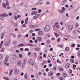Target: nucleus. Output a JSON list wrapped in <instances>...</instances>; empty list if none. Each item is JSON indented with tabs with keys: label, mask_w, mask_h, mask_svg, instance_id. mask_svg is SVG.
Masks as SVG:
<instances>
[{
	"label": "nucleus",
	"mask_w": 80,
	"mask_h": 80,
	"mask_svg": "<svg viewBox=\"0 0 80 80\" xmlns=\"http://www.w3.org/2000/svg\"><path fill=\"white\" fill-rule=\"evenodd\" d=\"M9 57L8 56H7L5 58V60L4 62V63L5 65L6 66H9V63H7L8 61V60Z\"/></svg>",
	"instance_id": "f257e3e1"
},
{
	"label": "nucleus",
	"mask_w": 80,
	"mask_h": 80,
	"mask_svg": "<svg viewBox=\"0 0 80 80\" xmlns=\"http://www.w3.org/2000/svg\"><path fill=\"white\" fill-rule=\"evenodd\" d=\"M49 30H50V27L48 25L46 26L44 28L45 32H49Z\"/></svg>",
	"instance_id": "f03ea898"
},
{
	"label": "nucleus",
	"mask_w": 80,
	"mask_h": 80,
	"mask_svg": "<svg viewBox=\"0 0 80 80\" xmlns=\"http://www.w3.org/2000/svg\"><path fill=\"white\" fill-rule=\"evenodd\" d=\"M29 63L32 65L34 66L35 65V61L32 59H30L29 61Z\"/></svg>",
	"instance_id": "7ed1b4c3"
},
{
	"label": "nucleus",
	"mask_w": 80,
	"mask_h": 80,
	"mask_svg": "<svg viewBox=\"0 0 80 80\" xmlns=\"http://www.w3.org/2000/svg\"><path fill=\"white\" fill-rule=\"evenodd\" d=\"M68 29L71 31L73 29V26L72 25H69L68 26Z\"/></svg>",
	"instance_id": "20e7f679"
},
{
	"label": "nucleus",
	"mask_w": 80,
	"mask_h": 80,
	"mask_svg": "<svg viewBox=\"0 0 80 80\" xmlns=\"http://www.w3.org/2000/svg\"><path fill=\"white\" fill-rule=\"evenodd\" d=\"M18 53H15L13 55V58L15 59H18Z\"/></svg>",
	"instance_id": "39448f33"
},
{
	"label": "nucleus",
	"mask_w": 80,
	"mask_h": 80,
	"mask_svg": "<svg viewBox=\"0 0 80 80\" xmlns=\"http://www.w3.org/2000/svg\"><path fill=\"white\" fill-rule=\"evenodd\" d=\"M17 65L18 67H21L22 63V61L21 60H19L17 63Z\"/></svg>",
	"instance_id": "423d86ee"
},
{
	"label": "nucleus",
	"mask_w": 80,
	"mask_h": 80,
	"mask_svg": "<svg viewBox=\"0 0 80 80\" xmlns=\"http://www.w3.org/2000/svg\"><path fill=\"white\" fill-rule=\"evenodd\" d=\"M48 60H50L52 61V60H53V56L52 55H49L48 57Z\"/></svg>",
	"instance_id": "0eeeda50"
},
{
	"label": "nucleus",
	"mask_w": 80,
	"mask_h": 80,
	"mask_svg": "<svg viewBox=\"0 0 80 80\" xmlns=\"http://www.w3.org/2000/svg\"><path fill=\"white\" fill-rule=\"evenodd\" d=\"M10 45V42L7 41L5 42V45L6 47H8Z\"/></svg>",
	"instance_id": "6e6552de"
},
{
	"label": "nucleus",
	"mask_w": 80,
	"mask_h": 80,
	"mask_svg": "<svg viewBox=\"0 0 80 80\" xmlns=\"http://www.w3.org/2000/svg\"><path fill=\"white\" fill-rule=\"evenodd\" d=\"M14 70H15V73L16 74H17L19 72V70L18 69H17L16 68H15L14 69Z\"/></svg>",
	"instance_id": "1a4fd4ad"
},
{
	"label": "nucleus",
	"mask_w": 80,
	"mask_h": 80,
	"mask_svg": "<svg viewBox=\"0 0 80 80\" xmlns=\"http://www.w3.org/2000/svg\"><path fill=\"white\" fill-rule=\"evenodd\" d=\"M12 45H14V46H16L17 45V42L16 41H13L12 42Z\"/></svg>",
	"instance_id": "9d476101"
},
{
	"label": "nucleus",
	"mask_w": 80,
	"mask_h": 80,
	"mask_svg": "<svg viewBox=\"0 0 80 80\" xmlns=\"http://www.w3.org/2000/svg\"><path fill=\"white\" fill-rule=\"evenodd\" d=\"M39 17H40V15L37 14L33 17V18H34V19H36V18H38Z\"/></svg>",
	"instance_id": "9b49d317"
},
{
	"label": "nucleus",
	"mask_w": 80,
	"mask_h": 80,
	"mask_svg": "<svg viewBox=\"0 0 80 80\" xmlns=\"http://www.w3.org/2000/svg\"><path fill=\"white\" fill-rule=\"evenodd\" d=\"M70 64L68 63L65 66V68H68L70 67Z\"/></svg>",
	"instance_id": "f8f14e48"
},
{
	"label": "nucleus",
	"mask_w": 80,
	"mask_h": 80,
	"mask_svg": "<svg viewBox=\"0 0 80 80\" xmlns=\"http://www.w3.org/2000/svg\"><path fill=\"white\" fill-rule=\"evenodd\" d=\"M53 75V73H52V72H49V73L48 74V76H49V77H50L51 76H52Z\"/></svg>",
	"instance_id": "ddd939ff"
},
{
	"label": "nucleus",
	"mask_w": 80,
	"mask_h": 80,
	"mask_svg": "<svg viewBox=\"0 0 80 80\" xmlns=\"http://www.w3.org/2000/svg\"><path fill=\"white\" fill-rule=\"evenodd\" d=\"M13 69H11L9 72V75L10 76H12V72H13Z\"/></svg>",
	"instance_id": "4468645a"
},
{
	"label": "nucleus",
	"mask_w": 80,
	"mask_h": 80,
	"mask_svg": "<svg viewBox=\"0 0 80 80\" xmlns=\"http://www.w3.org/2000/svg\"><path fill=\"white\" fill-rule=\"evenodd\" d=\"M38 33L39 35H40L41 36H42V35H43V32H42V31H39Z\"/></svg>",
	"instance_id": "2eb2a0df"
},
{
	"label": "nucleus",
	"mask_w": 80,
	"mask_h": 80,
	"mask_svg": "<svg viewBox=\"0 0 80 80\" xmlns=\"http://www.w3.org/2000/svg\"><path fill=\"white\" fill-rule=\"evenodd\" d=\"M5 32H3L2 34V36L1 37V39H3V37H4V35H5Z\"/></svg>",
	"instance_id": "dca6fc26"
},
{
	"label": "nucleus",
	"mask_w": 80,
	"mask_h": 80,
	"mask_svg": "<svg viewBox=\"0 0 80 80\" xmlns=\"http://www.w3.org/2000/svg\"><path fill=\"white\" fill-rule=\"evenodd\" d=\"M27 62V59L26 58H24V62H23V63L25 64V63Z\"/></svg>",
	"instance_id": "f3484780"
},
{
	"label": "nucleus",
	"mask_w": 80,
	"mask_h": 80,
	"mask_svg": "<svg viewBox=\"0 0 80 80\" xmlns=\"http://www.w3.org/2000/svg\"><path fill=\"white\" fill-rule=\"evenodd\" d=\"M28 18H27L25 21V24H27L28 23Z\"/></svg>",
	"instance_id": "a211bd4d"
},
{
	"label": "nucleus",
	"mask_w": 80,
	"mask_h": 80,
	"mask_svg": "<svg viewBox=\"0 0 80 80\" xmlns=\"http://www.w3.org/2000/svg\"><path fill=\"white\" fill-rule=\"evenodd\" d=\"M59 12L60 13H63L64 12V11L61 9H59Z\"/></svg>",
	"instance_id": "6ab92c4d"
},
{
	"label": "nucleus",
	"mask_w": 80,
	"mask_h": 80,
	"mask_svg": "<svg viewBox=\"0 0 80 80\" xmlns=\"http://www.w3.org/2000/svg\"><path fill=\"white\" fill-rule=\"evenodd\" d=\"M24 78L26 79H27V78H28V74H27V73H26L24 75Z\"/></svg>",
	"instance_id": "aec40b11"
},
{
	"label": "nucleus",
	"mask_w": 80,
	"mask_h": 80,
	"mask_svg": "<svg viewBox=\"0 0 80 80\" xmlns=\"http://www.w3.org/2000/svg\"><path fill=\"white\" fill-rule=\"evenodd\" d=\"M46 63H47V61H44L42 62V66L43 65H44Z\"/></svg>",
	"instance_id": "412c9836"
},
{
	"label": "nucleus",
	"mask_w": 80,
	"mask_h": 80,
	"mask_svg": "<svg viewBox=\"0 0 80 80\" xmlns=\"http://www.w3.org/2000/svg\"><path fill=\"white\" fill-rule=\"evenodd\" d=\"M3 58V56L2 54L0 55V60H2Z\"/></svg>",
	"instance_id": "4be33fe9"
},
{
	"label": "nucleus",
	"mask_w": 80,
	"mask_h": 80,
	"mask_svg": "<svg viewBox=\"0 0 80 80\" xmlns=\"http://www.w3.org/2000/svg\"><path fill=\"white\" fill-rule=\"evenodd\" d=\"M38 41L40 42H41L42 41V38L41 37H39L38 38Z\"/></svg>",
	"instance_id": "5701e85b"
},
{
	"label": "nucleus",
	"mask_w": 80,
	"mask_h": 80,
	"mask_svg": "<svg viewBox=\"0 0 80 80\" xmlns=\"http://www.w3.org/2000/svg\"><path fill=\"white\" fill-rule=\"evenodd\" d=\"M70 62L72 63H74V60H73V59L71 58L70 60Z\"/></svg>",
	"instance_id": "b1692460"
},
{
	"label": "nucleus",
	"mask_w": 80,
	"mask_h": 80,
	"mask_svg": "<svg viewBox=\"0 0 80 80\" xmlns=\"http://www.w3.org/2000/svg\"><path fill=\"white\" fill-rule=\"evenodd\" d=\"M3 41H2L1 42V44H0V48H2V44H3Z\"/></svg>",
	"instance_id": "393cba45"
},
{
	"label": "nucleus",
	"mask_w": 80,
	"mask_h": 80,
	"mask_svg": "<svg viewBox=\"0 0 80 80\" xmlns=\"http://www.w3.org/2000/svg\"><path fill=\"white\" fill-rule=\"evenodd\" d=\"M50 43V40H48L46 42V43L48 44V43Z\"/></svg>",
	"instance_id": "a878e982"
},
{
	"label": "nucleus",
	"mask_w": 80,
	"mask_h": 80,
	"mask_svg": "<svg viewBox=\"0 0 80 80\" xmlns=\"http://www.w3.org/2000/svg\"><path fill=\"white\" fill-rule=\"evenodd\" d=\"M35 50L36 51H39L40 50V48H37L35 49Z\"/></svg>",
	"instance_id": "bb28decb"
},
{
	"label": "nucleus",
	"mask_w": 80,
	"mask_h": 80,
	"mask_svg": "<svg viewBox=\"0 0 80 80\" xmlns=\"http://www.w3.org/2000/svg\"><path fill=\"white\" fill-rule=\"evenodd\" d=\"M65 50L66 51H68L69 50V47H67L65 48Z\"/></svg>",
	"instance_id": "cd10ccee"
},
{
	"label": "nucleus",
	"mask_w": 80,
	"mask_h": 80,
	"mask_svg": "<svg viewBox=\"0 0 80 80\" xmlns=\"http://www.w3.org/2000/svg\"><path fill=\"white\" fill-rule=\"evenodd\" d=\"M63 75L64 77H65V78H66L67 77V74L65 73H64L63 74Z\"/></svg>",
	"instance_id": "c85d7f7f"
},
{
	"label": "nucleus",
	"mask_w": 80,
	"mask_h": 80,
	"mask_svg": "<svg viewBox=\"0 0 80 80\" xmlns=\"http://www.w3.org/2000/svg\"><path fill=\"white\" fill-rule=\"evenodd\" d=\"M33 13H34V15H36V14H37V13H38V12H37V11H33Z\"/></svg>",
	"instance_id": "c756f323"
},
{
	"label": "nucleus",
	"mask_w": 80,
	"mask_h": 80,
	"mask_svg": "<svg viewBox=\"0 0 80 80\" xmlns=\"http://www.w3.org/2000/svg\"><path fill=\"white\" fill-rule=\"evenodd\" d=\"M24 45L23 44H21L18 45V47H23Z\"/></svg>",
	"instance_id": "7c9ffc66"
},
{
	"label": "nucleus",
	"mask_w": 80,
	"mask_h": 80,
	"mask_svg": "<svg viewBox=\"0 0 80 80\" xmlns=\"http://www.w3.org/2000/svg\"><path fill=\"white\" fill-rule=\"evenodd\" d=\"M29 28H34V27L33 25H31L29 26Z\"/></svg>",
	"instance_id": "2f4dec72"
},
{
	"label": "nucleus",
	"mask_w": 80,
	"mask_h": 80,
	"mask_svg": "<svg viewBox=\"0 0 80 80\" xmlns=\"http://www.w3.org/2000/svg\"><path fill=\"white\" fill-rule=\"evenodd\" d=\"M63 45H58V47H60V48H63Z\"/></svg>",
	"instance_id": "473e14b6"
},
{
	"label": "nucleus",
	"mask_w": 80,
	"mask_h": 80,
	"mask_svg": "<svg viewBox=\"0 0 80 80\" xmlns=\"http://www.w3.org/2000/svg\"><path fill=\"white\" fill-rule=\"evenodd\" d=\"M54 35L56 36V37H59V35H58V34H57V33L56 32L54 33Z\"/></svg>",
	"instance_id": "72a5a7b5"
},
{
	"label": "nucleus",
	"mask_w": 80,
	"mask_h": 80,
	"mask_svg": "<svg viewBox=\"0 0 80 80\" xmlns=\"http://www.w3.org/2000/svg\"><path fill=\"white\" fill-rule=\"evenodd\" d=\"M78 58H80V52H78Z\"/></svg>",
	"instance_id": "f704fd0d"
},
{
	"label": "nucleus",
	"mask_w": 80,
	"mask_h": 80,
	"mask_svg": "<svg viewBox=\"0 0 80 80\" xmlns=\"http://www.w3.org/2000/svg\"><path fill=\"white\" fill-rule=\"evenodd\" d=\"M69 73H72V70L71 69H69Z\"/></svg>",
	"instance_id": "c9c22d12"
},
{
	"label": "nucleus",
	"mask_w": 80,
	"mask_h": 80,
	"mask_svg": "<svg viewBox=\"0 0 80 80\" xmlns=\"http://www.w3.org/2000/svg\"><path fill=\"white\" fill-rule=\"evenodd\" d=\"M59 79L60 80H63V77H61L59 78Z\"/></svg>",
	"instance_id": "e433bc0d"
},
{
	"label": "nucleus",
	"mask_w": 80,
	"mask_h": 80,
	"mask_svg": "<svg viewBox=\"0 0 80 80\" xmlns=\"http://www.w3.org/2000/svg\"><path fill=\"white\" fill-rule=\"evenodd\" d=\"M38 42V39H36L35 40H34V42L35 43H37Z\"/></svg>",
	"instance_id": "4c0bfd02"
},
{
	"label": "nucleus",
	"mask_w": 80,
	"mask_h": 80,
	"mask_svg": "<svg viewBox=\"0 0 80 80\" xmlns=\"http://www.w3.org/2000/svg\"><path fill=\"white\" fill-rule=\"evenodd\" d=\"M32 24H33V22L32 21L30 22L29 23V25H32Z\"/></svg>",
	"instance_id": "58836bf2"
},
{
	"label": "nucleus",
	"mask_w": 80,
	"mask_h": 80,
	"mask_svg": "<svg viewBox=\"0 0 80 80\" xmlns=\"http://www.w3.org/2000/svg\"><path fill=\"white\" fill-rule=\"evenodd\" d=\"M58 24H59V23H58V22H57L55 23V25H56V27L57 26H58V25H59Z\"/></svg>",
	"instance_id": "ea45409f"
},
{
	"label": "nucleus",
	"mask_w": 80,
	"mask_h": 80,
	"mask_svg": "<svg viewBox=\"0 0 80 80\" xmlns=\"http://www.w3.org/2000/svg\"><path fill=\"white\" fill-rule=\"evenodd\" d=\"M19 57L20 58H22L23 57V55H22V54H20L19 55Z\"/></svg>",
	"instance_id": "a19ab883"
},
{
	"label": "nucleus",
	"mask_w": 80,
	"mask_h": 80,
	"mask_svg": "<svg viewBox=\"0 0 80 80\" xmlns=\"http://www.w3.org/2000/svg\"><path fill=\"white\" fill-rule=\"evenodd\" d=\"M3 78L4 79H5V80H9V78H5V77H4Z\"/></svg>",
	"instance_id": "79ce46f5"
},
{
	"label": "nucleus",
	"mask_w": 80,
	"mask_h": 80,
	"mask_svg": "<svg viewBox=\"0 0 80 80\" xmlns=\"http://www.w3.org/2000/svg\"><path fill=\"white\" fill-rule=\"evenodd\" d=\"M62 10H63V11H65V10H66V9L65 8L63 7L62 8Z\"/></svg>",
	"instance_id": "37998d69"
},
{
	"label": "nucleus",
	"mask_w": 80,
	"mask_h": 80,
	"mask_svg": "<svg viewBox=\"0 0 80 80\" xmlns=\"http://www.w3.org/2000/svg\"><path fill=\"white\" fill-rule=\"evenodd\" d=\"M59 70L60 71H63V68H59Z\"/></svg>",
	"instance_id": "c03bdc74"
},
{
	"label": "nucleus",
	"mask_w": 80,
	"mask_h": 80,
	"mask_svg": "<svg viewBox=\"0 0 80 80\" xmlns=\"http://www.w3.org/2000/svg\"><path fill=\"white\" fill-rule=\"evenodd\" d=\"M1 17H2V18H4L5 17V16L4 15V14H1L0 15Z\"/></svg>",
	"instance_id": "a18cd8bd"
},
{
	"label": "nucleus",
	"mask_w": 80,
	"mask_h": 80,
	"mask_svg": "<svg viewBox=\"0 0 80 80\" xmlns=\"http://www.w3.org/2000/svg\"><path fill=\"white\" fill-rule=\"evenodd\" d=\"M11 35H12V37H15V34H12V33H11Z\"/></svg>",
	"instance_id": "49530a36"
},
{
	"label": "nucleus",
	"mask_w": 80,
	"mask_h": 80,
	"mask_svg": "<svg viewBox=\"0 0 80 80\" xmlns=\"http://www.w3.org/2000/svg\"><path fill=\"white\" fill-rule=\"evenodd\" d=\"M73 33L74 34H75V35L77 34L76 31L75 30L73 31Z\"/></svg>",
	"instance_id": "de8ad7c7"
},
{
	"label": "nucleus",
	"mask_w": 80,
	"mask_h": 80,
	"mask_svg": "<svg viewBox=\"0 0 80 80\" xmlns=\"http://www.w3.org/2000/svg\"><path fill=\"white\" fill-rule=\"evenodd\" d=\"M35 30H36V31H40V30H41V29H35Z\"/></svg>",
	"instance_id": "09e8293b"
},
{
	"label": "nucleus",
	"mask_w": 80,
	"mask_h": 80,
	"mask_svg": "<svg viewBox=\"0 0 80 80\" xmlns=\"http://www.w3.org/2000/svg\"><path fill=\"white\" fill-rule=\"evenodd\" d=\"M43 57L44 58H46L47 57V55H46V54H44L43 55Z\"/></svg>",
	"instance_id": "8fccbe9b"
},
{
	"label": "nucleus",
	"mask_w": 80,
	"mask_h": 80,
	"mask_svg": "<svg viewBox=\"0 0 80 80\" xmlns=\"http://www.w3.org/2000/svg\"><path fill=\"white\" fill-rule=\"evenodd\" d=\"M60 38H58L57 40V42H60Z\"/></svg>",
	"instance_id": "3c124183"
},
{
	"label": "nucleus",
	"mask_w": 80,
	"mask_h": 80,
	"mask_svg": "<svg viewBox=\"0 0 80 80\" xmlns=\"http://www.w3.org/2000/svg\"><path fill=\"white\" fill-rule=\"evenodd\" d=\"M38 4H40V1H38L37 3H36V5H38Z\"/></svg>",
	"instance_id": "603ef678"
},
{
	"label": "nucleus",
	"mask_w": 80,
	"mask_h": 80,
	"mask_svg": "<svg viewBox=\"0 0 80 80\" xmlns=\"http://www.w3.org/2000/svg\"><path fill=\"white\" fill-rule=\"evenodd\" d=\"M38 13H41V12H42V10H41V9H39L38 10Z\"/></svg>",
	"instance_id": "864d4df0"
},
{
	"label": "nucleus",
	"mask_w": 80,
	"mask_h": 80,
	"mask_svg": "<svg viewBox=\"0 0 80 80\" xmlns=\"http://www.w3.org/2000/svg\"><path fill=\"white\" fill-rule=\"evenodd\" d=\"M4 50H5V49L4 48H2V49L1 52H4Z\"/></svg>",
	"instance_id": "5fc2aeb1"
},
{
	"label": "nucleus",
	"mask_w": 80,
	"mask_h": 80,
	"mask_svg": "<svg viewBox=\"0 0 80 80\" xmlns=\"http://www.w3.org/2000/svg\"><path fill=\"white\" fill-rule=\"evenodd\" d=\"M36 77H37V78H38V74L36 73Z\"/></svg>",
	"instance_id": "6e6d98bb"
},
{
	"label": "nucleus",
	"mask_w": 80,
	"mask_h": 80,
	"mask_svg": "<svg viewBox=\"0 0 80 80\" xmlns=\"http://www.w3.org/2000/svg\"><path fill=\"white\" fill-rule=\"evenodd\" d=\"M3 8H6V5H5V4H3Z\"/></svg>",
	"instance_id": "4d7b16f0"
},
{
	"label": "nucleus",
	"mask_w": 80,
	"mask_h": 80,
	"mask_svg": "<svg viewBox=\"0 0 80 80\" xmlns=\"http://www.w3.org/2000/svg\"><path fill=\"white\" fill-rule=\"evenodd\" d=\"M34 55L35 57H37V54L35 52H34Z\"/></svg>",
	"instance_id": "13d9d810"
},
{
	"label": "nucleus",
	"mask_w": 80,
	"mask_h": 80,
	"mask_svg": "<svg viewBox=\"0 0 80 80\" xmlns=\"http://www.w3.org/2000/svg\"><path fill=\"white\" fill-rule=\"evenodd\" d=\"M62 5H64L65 4V2L64 1H63L61 2Z\"/></svg>",
	"instance_id": "bf43d9fd"
},
{
	"label": "nucleus",
	"mask_w": 80,
	"mask_h": 80,
	"mask_svg": "<svg viewBox=\"0 0 80 80\" xmlns=\"http://www.w3.org/2000/svg\"><path fill=\"white\" fill-rule=\"evenodd\" d=\"M33 26L34 27V28H35V27H38V26L36 25H33Z\"/></svg>",
	"instance_id": "052dcab7"
},
{
	"label": "nucleus",
	"mask_w": 80,
	"mask_h": 80,
	"mask_svg": "<svg viewBox=\"0 0 80 80\" xmlns=\"http://www.w3.org/2000/svg\"><path fill=\"white\" fill-rule=\"evenodd\" d=\"M29 35L28 34H26L25 35V37H26V38H28V37Z\"/></svg>",
	"instance_id": "680f3d73"
},
{
	"label": "nucleus",
	"mask_w": 80,
	"mask_h": 80,
	"mask_svg": "<svg viewBox=\"0 0 80 80\" xmlns=\"http://www.w3.org/2000/svg\"><path fill=\"white\" fill-rule=\"evenodd\" d=\"M73 68L74 69H75V68H76V65H73Z\"/></svg>",
	"instance_id": "e2e57ef3"
},
{
	"label": "nucleus",
	"mask_w": 80,
	"mask_h": 80,
	"mask_svg": "<svg viewBox=\"0 0 80 80\" xmlns=\"http://www.w3.org/2000/svg\"><path fill=\"white\" fill-rule=\"evenodd\" d=\"M52 66V64L50 63L49 64V67H51Z\"/></svg>",
	"instance_id": "0e129e2a"
},
{
	"label": "nucleus",
	"mask_w": 80,
	"mask_h": 80,
	"mask_svg": "<svg viewBox=\"0 0 80 80\" xmlns=\"http://www.w3.org/2000/svg\"><path fill=\"white\" fill-rule=\"evenodd\" d=\"M4 17H5L6 16H8V14L5 13H4Z\"/></svg>",
	"instance_id": "69168bd1"
},
{
	"label": "nucleus",
	"mask_w": 80,
	"mask_h": 80,
	"mask_svg": "<svg viewBox=\"0 0 80 80\" xmlns=\"http://www.w3.org/2000/svg\"><path fill=\"white\" fill-rule=\"evenodd\" d=\"M61 74L60 73H58L56 74L57 76H59Z\"/></svg>",
	"instance_id": "338daca9"
},
{
	"label": "nucleus",
	"mask_w": 80,
	"mask_h": 80,
	"mask_svg": "<svg viewBox=\"0 0 80 80\" xmlns=\"http://www.w3.org/2000/svg\"><path fill=\"white\" fill-rule=\"evenodd\" d=\"M39 2L40 3V4H42V3H43V2H42V0L40 1Z\"/></svg>",
	"instance_id": "774afa93"
}]
</instances>
